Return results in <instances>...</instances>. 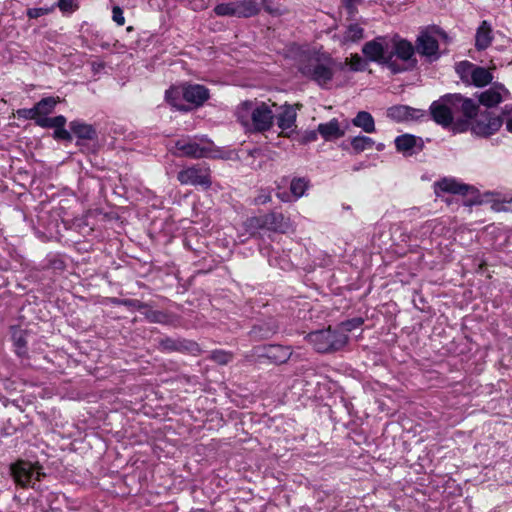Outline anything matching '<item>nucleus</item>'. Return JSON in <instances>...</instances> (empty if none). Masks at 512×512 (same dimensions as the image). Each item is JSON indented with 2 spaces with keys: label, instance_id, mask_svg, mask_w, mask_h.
Here are the masks:
<instances>
[{
  "label": "nucleus",
  "instance_id": "nucleus-1",
  "mask_svg": "<svg viewBox=\"0 0 512 512\" xmlns=\"http://www.w3.org/2000/svg\"><path fill=\"white\" fill-rule=\"evenodd\" d=\"M415 51L429 62L440 58L437 39L426 31L418 35L415 46L399 34H392L377 36L362 47V53L368 61L384 65L394 73L404 71L398 60L415 65Z\"/></svg>",
  "mask_w": 512,
  "mask_h": 512
},
{
  "label": "nucleus",
  "instance_id": "nucleus-2",
  "mask_svg": "<svg viewBox=\"0 0 512 512\" xmlns=\"http://www.w3.org/2000/svg\"><path fill=\"white\" fill-rule=\"evenodd\" d=\"M478 106L470 98H465L461 94H446L430 105V114L432 119L443 128H448L454 121V117L462 114L468 119H472L477 114Z\"/></svg>",
  "mask_w": 512,
  "mask_h": 512
},
{
  "label": "nucleus",
  "instance_id": "nucleus-3",
  "mask_svg": "<svg viewBox=\"0 0 512 512\" xmlns=\"http://www.w3.org/2000/svg\"><path fill=\"white\" fill-rule=\"evenodd\" d=\"M237 121L250 133L269 131L275 114L271 106L263 101L247 100L240 103L235 112Z\"/></svg>",
  "mask_w": 512,
  "mask_h": 512
},
{
  "label": "nucleus",
  "instance_id": "nucleus-4",
  "mask_svg": "<svg viewBox=\"0 0 512 512\" xmlns=\"http://www.w3.org/2000/svg\"><path fill=\"white\" fill-rule=\"evenodd\" d=\"M335 61L327 52L307 50L302 53L299 63V72L320 86L327 85L334 76Z\"/></svg>",
  "mask_w": 512,
  "mask_h": 512
},
{
  "label": "nucleus",
  "instance_id": "nucleus-5",
  "mask_svg": "<svg viewBox=\"0 0 512 512\" xmlns=\"http://www.w3.org/2000/svg\"><path fill=\"white\" fill-rule=\"evenodd\" d=\"M306 339L317 352L330 353L342 349L348 342V335L329 327L309 333Z\"/></svg>",
  "mask_w": 512,
  "mask_h": 512
},
{
  "label": "nucleus",
  "instance_id": "nucleus-6",
  "mask_svg": "<svg viewBox=\"0 0 512 512\" xmlns=\"http://www.w3.org/2000/svg\"><path fill=\"white\" fill-rule=\"evenodd\" d=\"M11 474L14 481L22 487H35L37 481L44 476L42 468L37 463L18 461L11 465Z\"/></svg>",
  "mask_w": 512,
  "mask_h": 512
},
{
  "label": "nucleus",
  "instance_id": "nucleus-7",
  "mask_svg": "<svg viewBox=\"0 0 512 512\" xmlns=\"http://www.w3.org/2000/svg\"><path fill=\"white\" fill-rule=\"evenodd\" d=\"M177 179L182 185L209 188L212 184L211 172L206 164H197L182 169L178 172Z\"/></svg>",
  "mask_w": 512,
  "mask_h": 512
},
{
  "label": "nucleus",
  "instance_id": "nucleus-8",
  "mask_svg": "<svg viewBox=\"0 0 512 512\" xmlns=\"http://www.w3.org/2000/svg\"><path fill=\"white\" fill-rule=\"evenodd\" d=\"M212 142L199 143L195 138L183 137L175 142V154L190 158H207L212 152Z\"/></svg>",
  "mask_w": 512,
  "mask_h": 512
},
{
  "label": "nucleus",
  "instance_id": "nucleus-9",
  "mask_svg": "<svg viewBox=\"0 0 512 512\" xmlns=\"http://www.w3.org/2000/svg\"><path fill=\"white\" fill-rule=\"evenodd\" d=\"M251 357L258 360L267 359L274 364H283L287 362L292 356L290 346H283L277 344L255 346L252 349Z\"/></svg>",
  "mask_w": 512,
  "mask_h": 512
},
{
  "label": "nucleus",
  "instance_id": "nucleus-10",
  "mask_svg": "<svg viewBox=\"0 0 512 512\" xmlns=\"http://www.w3.org/2000/svg\"><path fill=\"white\" fill-rule=\"evenodd\" d=\"M247 227L253 229L272 230L285 233L289 228V221L283 214L272 212L259 217H251L247 220Z\"/></svg>",
  "mask_w": 512,
  "mask_h": 512
},
{
  "label": "nucleus",
  "instance_id": "nucleus-11",
  "mask_svg": "<svg viewBox=\"0 0 512 512\" xmlns=\"http://www.w3.org/2000/svg\"><path fill=\"white\" fill-rule=\"evenodd\" d=\"M503 121L500 116H494L491 113L482 114L472 122L471 132L478 137L487 138L501 128Z\"/></svg>",
  "mask_w": 512,
  "mask_h": 512
},
{
  "label": "nucleus",
  "instance_id": "nucleus-12",
  "mask_svg": "<svg viewBox=\"0 0 512 512\" xmlns=\"http://www.w3.org/2000/svg\"><path fill=\"white\" fill-rule=\"evenodd\" d=\"M477 98L481 105L492 108L511 99V94L504 84L495 82L488 89L480 92Z\"/></svg>",
  "mask_w": 512,
  "mask_h": 512
},
{
  "label": "nucleus",
  "instance_id": "nucleus-13",
  "mask_svg": "<svg viewBox=\"0 0 512 512\" xmlns=\"http://www.w3.org/2000/svg\"><path fill=\"white\" fill-rule=\"evenodd\" d=\"M387 117L397 123L413 122L425 117V111L408 105H394L387 109Z\"/></svg>",
  "mask_w": 512,
  "mask_h": 512
},
{
  "label": "nucleus",
  "instance_id": "nucleus-14",
  "mask_svg": "<svg viewBox=\"0 0 512 512\" xmlns=\"http://www.w3.org/2000/svg\"><path fill=\"white\" fill-rule=\"evenodd\" d=\"M309 187V179L306 177H294L290 181V192L278 191L276 196L285 203L295 202L306 194Z\"/></svg>",
  "mask_w": 512,
  "mask_h": 512
},
{
  "label": "nucleus",
  "instance_id": "nucleus-15",
  "mask_svg": "<svg viewBox=\"0 0 512 512\" xmlns=\"http://www.w3.org/2000/svg\"><path fill=\"white\" fill-rule=\"evenodd\" d=\"M209 97V90L204 85L184 83V99L191 110L202 106Z\"/></svg>",
  "mask_w": 512,
  "mask_h": 512
},
{
  "label": "nucleus",
  "instance_id": "nucleus-16",
  "mask_svg": "<svg viewBox=\"0 0 512 512\" xmlns=\"http://www.w3.org/2000/svg\"><path fill=\"white\" fill-rule=\"evenodd\" d=\"M398 152L406 155H412L424 148V142L421 137L412 134H403L397 136L394 140Z\"/></svg>",
  "mask_w": 512,
  "mask_h": 512
},
{
  "label": "nucleus",
  "instance_id": "nucleus-17",
  "mask_svg": "<svg viewBox=\"0 0 512 512\" xmlns=\"http://www.w3.org/2000/svg\"><path fill=\"white\" fill-rule=\"evenodd\" d=\"M66 122H67V120L63 115H58L55 117H49L48 119H45V120H41V123H39V127L53 128L54 129L53 137L56 140L71 141L72 140L71 133L65 129Z\"/></svg>",
  "mask_w": 512,
  "mask_h": 512
},
{
  "label": "nucleus",
  "instance_id": "nucleus-18",
  "mask_svg": "<svg viewBox=\"0 0 512 512\" xmlns=\"http://www.w3.org/2000/svg\"><path fill=\"white\" fill-rule=\"evenodd\" d=\"M297 117L296 108L294 105L284 104L280 106L279 111L275 115L277 126L282 130L292 129L295 126Z\"/></svg>",
  "mask_w": 512,
  "mask_h": 512
},
{
  "label": "nucleus",
  "instance_id": "nucleus-19",
  "mask_svg": "<svg viewBox=\"0 0 512 512\" xmlns=\"http://www.w3.org/2000/svg\"><path fill=\"white\" fill-rule=\"evenodd\" d=\"M165 100L168 104L179 111L188 112L191 110L189 105H186L184 99V83L178 86H172L165 92Z\"/></svg>",
  "mask_w": 512,
  "mask_h": 512
},
{
  "label": "nucleus",
  "instance_id": "nucleus-20",
  "mask_svg": "<svg viewBox=\"0 0 512 512\" xmlns=\"http://www.w3.org/2000/svg\"><path fill=\"white\" fill-rule=\"evenodd\" d=\"M494 39L491 24L484 20L480 23L475 34V48L478 51L486 50Z\"/></svg>",
  "mask_w": 512,
  "mask_h": 512
},
{
  "label": "nucleus",
  "instance_id": "nucleus-21",
  "mask_svg": "<svg viewBox=\"0 0 512 512\" xmlns=\"http://www.w3.org/2000/svg\"><path fill=\"white\" fill-rule=\"evenodd\" d=\"M472 187L458 182L453 178H443L436 183V192L451 193L456 195H467Z\"/></svg>",
  "mask_w": 512,
  "mask_h": 512
},
{
  "label": "nucleus",
  "instance_id": "nucleus-22",
  "mask_svg": "<svg viewBox=\"0 0 512 512\" xmlns=\"http://www.w3.org/2000/svg\"><path fill=\"white\" fill-rule=\"evenodd\" d=\"M364 38V28L359 23H350L345 26L339 41L342 45L357 43Z\"/></svg>",
  "mask_w": 512,
  "mask_h": 512
},
{
  "label": "nucleus",
  "instance_id": "nucleus-23",
  "mask_svg": "<svg viewBox=\"0 0 512 512\" xmlns=\"http://www.w3.org/2000/svg\"><path fill=\"white\" fill-rule=\"evenodd\" d=\"M317 132L327 141L338 139L344 135V131L341 130L339 122L335 118L326 123L319 124Z\"/></svg>",
  "mask_w": 512,
  "mask_h": 512
},
{
  "label": "nucleus",
  "instance_id": "nucleus-24",
  "mask_svg": "<svg viewBox=\"0 0 512 512\" xmlns=\"http://www.w3.org/2000/svg\"><path fill=\"white\" fill-rule=\"evenodd\" d=\"M495 68L496 66L494 64H491L489 68L476 66L469 84L474 85L476 87H484L492 83L494 77L490 70Z\"/></svg>",
  "mask_w": 512,
  "mask_h": 512
},
{
  "label": "nucleus",
  "instance_id": "nucleus-25",
  "mask_svg": "<svg viewBox=\"0 0 512 512\" xmlns=\"http://www.w3.org/2000/svg\"><path fill=\"white\" fill-rule=\"evenodd\" d=\"M27 336L28 332L25 330H22L20 328H12V341L15 348V353L17 356L24 358L28 354L27 350Z\"/></svg>",
  "mask_w": 512,
  "mask_h": 512
},
{
  "label": "nucleus",
  "instance_id": "nucleus-26",
  "mask_svg": "<svg viewBox=\"0 0 512 512\" xmlns=\"http://www.w3.org/2000/svg\"><path fill=\"white\" fill-rule=\"evenodd\" d=\"M237 18H250L260 12V4L257 0H237Z\"/></svg>",
  "mask_w": 512,
  "mask_h": 512
},
{
  "label": "nucleus",
  "instance_id": "nucleus-27",
  "mask_svg": "<svg viewBox=\"0 0 512 512\" xmlns=\"http://www.w3.org/2000/svg\"><path fill=\"white\" fill-rule=\"evenodd\" d=\"M70 130L79 139L92 140L96 136V131L92 125L79 120L70 123Z\"/></svg>",
  "mask_w": 512,
  "mask_h": 512
},
{
  "label": "nucleus",
  "instance_id": "nucleus-28",
  "mask_svg": "<svg viewBox=\"0 0 512 512\" xmlns=\"http://www.w3.org/2000/svg\"><path fill=\"white\" fill-rule=\"evenodd\" d=\"M278 330V326L272 320L254 325L250 331V334L255 339H267L274 335Z\"/></svg>",
  "mask_w": 512,
  "mask_h": 512
},
{
  "label": "nucleus",
  "instance_id": "nucleus-29",
  "mask_svg": "<svg viewBox=\"0 0 512 512\" xmlns=\"http://www.w3.org/2000/svg\"><path fill=\"white\" fill-rule=\"evenodd\" d=\"M352 123L354 126L361 128L366 133H373L375 131V121L369 112H358L353 118Z\"/></svg>",
  "mask_w": 512,
  "mask_h": 512
},
{
  "label": "nucleus",
  "instance_id": "nucleus-30",
  "mask_svg": "<svg viewBox=\"0 0 512 512\" xmlns=\"http://www.w3.org/2000/svg\"><path fill=\"white\" fill-rule=\"evenodd\" d=\"M141 314L144 315V317L151 323L167 324L170 321L167 313L154 310L147 303H145V308H142Z\"/></svg>",
  "mask_w": 512,
  "mask_h": 512
},
{
  "label": "nucleus",
  "instance_id": "nucleus-31",
  "mask_svg": "<svg viewBox=\"0 0 512 512\" xmlns=\"http://www.w3.org/2000/svg\"><path fill=\"white\" fill-rule=\"evenodd\" d=\"M58 102H59L58 97L55 98V97L49 96V97H45V98L41 99L39 102H37L34 105L38 117H48V115L54 111Z\"/></svg>",
  "mask_w": 512,
  "mask_h": 512
},
{
  "label": "nucleus",
  "instance_id": "nucleus-32",
  "mask_svg": "<svg viewBox=\"0 0 512 512\" xmlns=\"http://www.w3.org/2000/svg\"><path fill=\"white\" fill-rule=\"evenodd\" d=\"M476 66L467 60L460 61L455 65V72L464 83L469 84Z\"/></svg>",
  "mask_w": 512,
  "mask_h": 512
},
{
  "label": "nucleus",
  "instance_id": "nucleus-33",
  "mask_svg": "<svg viewBox=\"0 0 512 512\" xmlns=\"http://www.w3.org/2000/svg\"><path fill=\"white\" fill-rule=\"evenodd\" d=\"M214 13L221 17H237L236 2H227L217 4L214 9Z\"/></svg>",
  "mask_w": 512,
  "mask_h": 512
},
{
  "label": "nucleus",
  "instance_id": "nucleus-34",
  "mask_svg": "<svg viewBox=\"0 0 512 512\" xmlns=\"http://www.w3.org/2000/svg\"><path fill=\"white\" fill-rule=\"evenodd\" d=\"M350 144L353 150L359 153L364 150L371 149L374 146L375 142L372 138L368 136H356L351 139Z\"/></svg>",
  "mask_w": 512,
  "mask_h": 512
},
{
  "label": "nucleus",
  "instance_id": "nucleus-35",
  "mask_svg": "<svg viewBox=\"0 0 512 512\" xmlns=\"http://www.w3.org/2000/svg\"><path fill=\"white\" fill-rule=\"evenodd\" d=\"M16 116L19 119L24 120H34L36 125L39 126V123H41V120L48 119L49 117H38L37 112L35 110V106L32 108H21L16 111Z\"/></svg>",
  "mask_w": 512,
  "mask_h": 512
},
{
  "label": "nucleus",
  "instance_id": "nucleus-36",
  "mask_svg": "<svg viewBox=\"0 0 512 512\" xmlns=\"http://www.w3.org/2000/svg\"><path fill=\"white\" fill-rule=\"evenodd\" d=\"M352 71H364L367 67V62L358 54H352L348 62Z\"/></svg>",
  "mask_w": 512,
  "mask_h": 512
},
{
  "label": "nucleus",
  "instance_id": "nucleus-37",
  "mask_svg": "<svg viewBox=\"0 0 512 512\" xmlns=\"http://www.w3.org/2000/svg\"><path fill=\"white\" fill-rule=\"evenodd\" d=\"M364 323V319L361 317H355L352 319H348L346 321H343L340 324V327L342 329V332H351L357 328H359Z\"/></svg>",
  "mask_w": 512,
  "mask_h": 512
},
{
  "label": "nucleus",
  "instance_id": "nucleus-38",
  "mask_svg": "<svg viewBox=\"0 0 512 512\" xmlns=\"http://www.w3.org/2000/svg\"><path fill=\"white\" fill-rule=\"evenodd\" d=\"M212 359L219 364H227L232 359V354L223 350H215L212 352Z\"/></svg>",
  "mask_w": 512,
  "mask_h": 512
},
{
  "label": "nucleus",
  "instance_id": "nucleus-39",
  "mask_svg": "<svg viewBox=\"0 0 512 512\" xmlns=\"http://www.w3.org/2000/svg\"><path fill=\"white\" fill-rule=\"evenodd\" d=\"M52 10L53 7L30 8L27 10V15L31 19H36L38 17L49 14Z\"/></svg>",
  "mask_w": 512,
  "mask_h": 512
},
{
  "label": "nucleus",
  "instance_id": "nucleus-40",
  "mask_svg": "<svg viewBox=\"0 0 512 512\" xmlns=\"http://www.w3.org/2000/svg\"><path fill=\"white\" fill-rule=\"evenodd\" d=\"M56 6L63 12V13H71L75 11L77 8V5L75 4V0H58Z\"/></svg>",
  "mask_w": 512,
  "mask_h": 512
},
{
  "label": "nucleus",
  "instance_id": "nucleus-41",
  "mask_svg": "<svg viewBox=\"0 0 512 512\" xmlns=\"http://www.w3.org/2000/svg\"><path fill=\"white\" fill-rule=\"evenodd\" d=\"M112 19L118 26L124 25L125 17L123 10L119 6H114L112 8Z\"/></svg>",
  "mask_w": 512,
  "mask_h": 512
},
{
  "label": "nucleus",
  "instance_id": "nucleus-42",
  "mask_svg": "<svg viewBox=\"0 0 512 512\" xmlns=\"http://www.w3.org/2000/svg\"><path fill=\"white\" fill-rule=\"evenodd\" d=\"M502 114L506 123V129L512 133V106L506 105Z\"/></svg>",
  "mask_w": 512,
  "mask_h": 512
},
{
  "label": "nucleus",
  "instance_id": "nucleus-43",
  "mask_svg": "<svg viewBox=\"0 0 512 512\" xmlns=\"http://www.w3.org/2000/svg\"><path fill=\"white\" fill-rule=\"evenodd\" d=\"M123 306L129 309H136L141 312L142 308H145V303L137 299H124Z\"/></svg>",
  "mask_w": 512,
  "mask_h": 512
},
{
  "label": "nucleus",
  "instance_id": "nucleus-44",
  "mask_svg": "<svg viewBox=\"0 0 512 512\" xmlns=\"http://www.w3.org/2000/svg\"><path fill=\"white\" fill-rule=\"evenodd\" d=\"M161 344L164 347V349H168V350H174L175 349V343L171 339H166V340L162 341Z\"/></svg>",
  "mask_w": 512,
  "mask_h": 512
},
{
  "label": "nucleus",
  "instance_id": "nucleus-45",
  "mask_svg": "<svg viewBox=\"0 0 512 512\" xmlns=\"http://www.w3.org/2000/svg\"><path fill=\"white\" fill-rule=\"evenodd\" d=\"M360 0H343L345 7L349 10H353L355 8V4Z\"/></svg>",
  "mask_w": 512,
  "mask_h": 512
},
{
  "label": "nucleus",
  "instance_id": "nucleus-46",
  "mask_svg": "<svg viewBox=\"0 0 512 512\" xmlns=\"http://www.w3.org/2000/svg\"><path fill=\"white\" fill-rule=\"evenodd\" d=\"M317 139V131L307 132L305 135V140L308 142L315 141Z\"/></svg>",
  "mask_w": 512,
  "mask_h": 512
},
{
  "label": "nucleus",
  "instance_id": "nucleus-47",
  "mask_svg": "<svg viewBox=\"0 0 512 512\" xmlns=\"http://www.w3.org/2000/svg\"><path fill=\"white\" fill-rule=\"evenodd\" d=\"M270 200L269 196H260L258 199H256V203L258 204H265Z\"/></svg>",
  "mask_w": 512,
  "mask_h": 512
},
{
  "label": "nucleus",
  "instance_id": "nucleus-48",
  "mask_svg": "<svg viewBox=\"0 0 512 512\" xmlns=\"http://www.w3.org/2000/svg\"><path fill=\"white\" fill-rule=\"evenodd\" d=\"M111 303L114 305H120L123 306L124 299L121 298H111Z\"/></svg>",
  "mask_w": 512,
  "mask_h": 512
},
{
  "label": "nucleus",
  "instance_id": "nucleus-49",
  "mask_svg": "<svg viewBox=\"0 0 512 512\" xmlns=\"http://www.w3.org/2000/svg\"><path fill=\"white\" fill-rule=\"evenodd\" d=\"M291 264L288 261H284V263L281 265L282 269H289Z\"/></svg>",
  "mask_w": 512,
  "mask_h": 512
},
{
  "label": "nucleus",
  "instance_id": "nucleus-50",
  "mask_svg": "<svg viewBox=\"0 0 512 512\" xmlns=\"http://www.w3.org/2000/svg\"><path fill=\"white\" fill-rule=\"evenodd\" d=\"M383 149H384V144L380 143V144L377 145V150L378 151H381Z\"/></svg>",
  "mask_w": 512,
  "mask_h": 512
}]
</instances>
